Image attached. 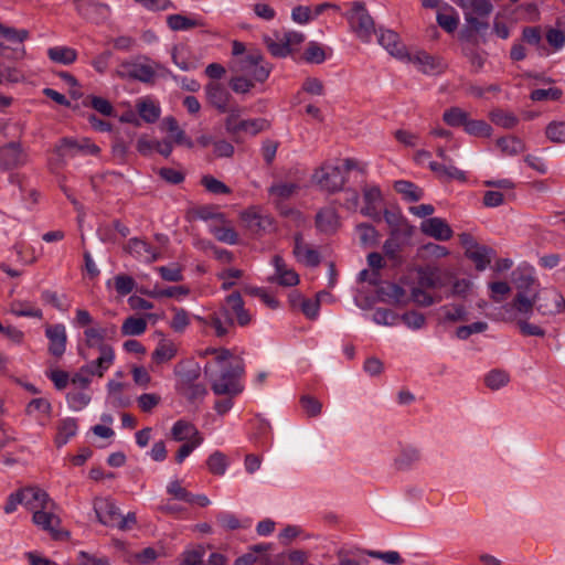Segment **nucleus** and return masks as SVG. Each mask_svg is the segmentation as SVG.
Returning <instances> with one entry per match:
<instances>
[{"label":"nucleus","instance_id":"obj_1","mask_svg":"<svg viewBox=\"0 0 565 565\" xmlns=\"http://www.w3.org/2000/svg\"><path fill=\"white\" fill-rule=\"evenodd\" d=\"M206 354L213 355L204 367L210 376L211 388L216 395H226L224 399L216 401L214 409L218 415L226 414L233 407V397L241 394L244 385L241 383L245 370L243 360L233 355L224 348L207 349Z\"/></svg>","mask_w":565,"mask_h":565},{"label":"nucleus","instance_id":"obj_2","mask_svg":"<svg viewBox=\"0 0 565 565\" xmlns=\"http://www.w3.org/2000/svg\"><path fill=\"white\" fill-rule=\"evenodd\" d=\"M355 168L358 161L351 158L344 159L342 166L328 161L315 171L313 180L322 190L338 192L347 181V173Z\"/></svg>","mask_w":565,"mask_h":565},{"label":"nucleus","instance_id":"obj_3","mask_svg":"<svg viewBox=\"0 0 565 565\" xmlns=\"http://www.w3.org/2000/svg\"><path fill=\"white\" fill-rule=\"evenodd\" d=\"M159 64L147 56L137 60H125L119 63L115 74L121 79H135L142 83H152L156 78Z\"/></svg>","mask_w":565,"mask_h":565},{"label":"nucleus","instance_id":"obj_4","mask_svg":"<svg viewBox=\"0 0 565 565\" xmlns=\"http://www.w3.org/2000/svg\"><path fill=\"white\" fill-rule=\"evenodd\" d=\"M232 70L257 83H264L271 72L269 64L256 50L248 51L244 56L233 60Z\"/></svg>","mask_w":565,"mask_h":565},{"label":"nucleus","instance_id":"obj_5","mask_svg":"<svg viewBox=\"0 0 565 565\" xmlns=\"http://www.w3.org/2000/svg\"><path fill=\"white\" fill-rule=\"evenodd\" d=\"M225 130L237 142L242 134L256 136L270 129L271 124L266 118L241 119L239 109L228 114L224 121Z\"/></svg>","mask_w":565,"mask_h":565},{"label":"nucleus","instance_id":"obj_6","mask_svg":"<svg viewBox=\"0 0 565 565\" xmlns=\"http://www.w3.org/2000/svg\"><path fill=\"white\" fill-rule=\"evenodd\" d=\"M344 15L350 25V30L361 41L370 42L372 35L375 33V25L365 4L361 1L353 2L351 9L347 11Z\"/></svg>","mask_w":565,"mask_h":565},{"label":"nucleus","instance_id":"obj_7","mask_svg":"<svg viewBox=\"0 0 565 565\" xmlns=\"http://www.w3.org/2000/svg\"><path fill=\"white\" fill-rule=\"evenodd\" d=\"M203 327L209 329L216 338H225L235 331V324L231 320L227 311L220 308L206 317H194Z\"/></svg>","mask_w":565,"mask_h":565},{"label":"nucleus","instance_id":"obj_8","mask_svg":"<svg viewBox=\"0 0 565 565\" xmlns=\"http://www.w3.org/2000/svg\"><path fill=\"white\" fill-rule=\"evenodd\" d=\"M536 309L542 315H555L565 311V298L554 288H544L534 296Z\"/></svg>","mask_w":565,"mask_h":565},{"label":"nucleus","instance_id":"obj_9","mask_svg":"<svg viewBox=\"0 0 565 565\" xmlns=\"http://www.w3.org/2000/svg\"><path fill=\"white\" fill-rule=\"evenodd\" d=\"M54 152L67 156H75L77 153L98 156L100 148L88 138L75 139L64 137L55 146Z\"/></svg>","mask_w":565,"mask_h":565},{"label":"nucleus","instance_id":"obj_10","mask_svg":"<svg viewBox=\"0 0 565 565\" xmlns=\"http://www.w3.org/2000/svg\"><path fill=\"white\" fill-rule=\"evenodd\" d=\"M28 161L29 154L20 142L12 141L0 147V169H17L26 164Z\"/></svg>","mask_w":565,"mask_h":565},{"label":"nucleus","instance_id":"obj_11","mask_svg":"<svg viewBox=\"0 0 565 565\" xmlns=\"http://www.w3.org/2000/svg\"><path fill=\"white\" fill-rule=\"evenodd\" d=\"M221 307L227 311L234 324L236 321L239 327H246L252 322L253 316L245 308L244 300L238 291L228 295Z\"/></svg>","mask_w":565,"mask_h":565},{"label":"nucleus","instance_id":"obj_12","mask_svg":"<svg viewBox=\"0 0 565 565\" xmlns=\"http://www.w3.org/2000/svg\"><path fill=\"white\" fill-rule=\"evenodd\" d=\"M93 507L98 522L103 525L116 527V524L122 522L120 511L110 498L97 497Z\"/></svg>","mask_w":565,"mask_h":565},{"label":"nucleus","instance_id":"obj_13","mask_svg":"<svg viewBox=\"0 0 565 565\" xmlns=\"http://www.w3.org/2000/svg\"><path fill=\"white\" fill-rule=\"evenodd\" d=\"M450 281V275L440 267L426 265L417 269V282L420 287L437 289Z\"/></svg>","mask_w":565,"mask_h":565},{"label":"nucleus","instance_id":"obj_14","mask_svg":"<svg viewBox=\"0 0 565 565\" xmlns=\"http://www.w3.org/2000/svg\"><path fill=\"white\" fill-rule=\"evenodd\" d=\"M207 102L216 108L220 113H228L236 111L237 106H232V95L226 89L224 85L217 82H211L205 87Z\"/></svg>","mask_w":565,"mask_h":565},{"label":"nucleus","instance_id":"obj_15","mask_svg":"<svg viewBox=\"0 0 565 565\" xmlns=\"http://www.w3.org/2000/svg\"><path fill=\"white\" fill-rule=\"evenodd\" d=\"M56 504L52 500V505L45 509H38L33 512L32 521L41 530L47 532L53 539L60 537L58 526L61 520L56 514Z\"/></svg>","mask_w":565,"mask_h":565},{"label":"nucleus","instance_id":"obj_16","mask_svg":"<svg viewBox=\"0 0 565 565\" xmlns=\"http://www.w3.org/2000/svg\"><path fill=\"white\" fill-rule=\"evenodd\" d=\"M73 3L78 15L95 23L106 19L110 12L108 4L96 0H74Z\"/></svg>","mask_w":565,"mask_h":565},{"label":"nucleus","instance_id":"obj_17","mask_svg":"<svg viewBox=\"0 0 565 565\" xmlns=\"http://www.w3.org/2000/svg\"><path fill=\"white\" fill-rule=\"evenodd\" d=\"M534 307H536L534 297L530 299L525 296L524 291H518L512 302L502 307V319L514 320L515 312L529 317Z\"/></svg>","mask_w":565,"mask_h":565},{"label":"nucleus","instance_id":"obj_18","mask_svg":"<svg viewBox=\"0 0 565 565\" xmlns=\"http://www.w3.org/2000/svg\"><path fill=\"white\" fill-rule=\"evenodd\" d=\"M45 335L49 339V353L61 359L66 350L67 335L64 324H49L45 328Z\"/></svg>","mask_w":565,"mask_h":565},{"label":"nucleus","instance_id":"obj_19","mask_svg":"<svg viewBox=\"0 0 565 565\" xmlns=\"http://www.w3.org/2000/svg\"><path fill=\"white\" fill-rule=\"evenodd\" d=\"M275 275L269 277L270 282H277L284 287H294L299 284V275L290 268L280 255H275L271 260Z\"/></svg>","mask_w":565,"mask_h":565},{"label":"nucleus","instance_id":"obj_20","mask_svg":"<svg viewBox=\"0 0 565 565\" xmlns=\"http://www.w3.org/2000/svg\"><path fill=\"white\" fill-rule=\"evenodd\" d=\"M125 250L135 258L146 263H153L160 257L157 247L138 237L130 238L125 246Z\"/></svg>","mask_w":565,"mask_h":565},{"label":"nucleus","instance_id":"obj_21","mask_svg":"<svg viewBox=\"0 0 565 565\" xmlns=\"http://www.w3.org/2000/svg\"><path fill=\"white\" fill-rule=\"evenodd\" d=\"M292 254L299 263L308 267H317L321 260L318 250L307 244L300 233L294 236Z\"/></svg>","mask_w":565,"mask_h":565},{"label":"nucleus","instance_id":"obj_22","mask_svg":"<svg viewBox=\"0 0 565 565\" xmlns=\"http://www.w3.org/2000/svg\"><path fill=\"white\" fill-rule=\"evenodd\" d=\"M19 497L22 499V504L32 512L52 505V499L49 494L38 487H29L20 490Z\"/></svg>","mask_w":565,"mask_h":565},{"label":"nucleus","instance_id":"obj_23","mask_svg":"<svg viewBox=\"0 0 565 565\" xmlns=\"http://www.w3.org/2000/svg\"><path fill=\"white\" fill-rule=\"evenodd\" d=\"M245 225L255 234L275 231L274 217L269 214H263L256 210H248L242 215Z\"/></svg>","mask_w":565,"mask_h":565},{"label":"nucleus","instance_id":"obj_24","mask_svg":"<svg viewBox=\"0 0 565 565\" xmlns=\"http://www.w3.org/2000/svg\"><path fill=\"white\" fill-rule=\"evenodd\" d=\"M422 232L437 241H449L454 232L446 220L440 217H429L422 223Z\"/></svg>","mask_w":565,"mask_h":565},{"label":"nucleus","instance_id":"obj_25","mask_svg":"<svg viewBox=\"0 0 565 565\" xmlns=\"http://www.w3.org/2000/svg\"><path fill=\"white\" fill-rule=\"evenodd\" d=\"M116 332L117 328L115 324L89 327L84 331L85 342L89 348L102 349V347H109L105 343V340L113 339Z\"/></svg>","mask_w":565,"mask_h":565},{"label":"nucleus","instance_id":"obj_26","mask_svg":"<svg viewBox=\"0 0 565 565\" xmlns=\"http://www.w3.org/2000/svg\"><path fill=\"white\" fill-rule=\"evenodd\" d=\"M364 206L361 212L375 221L381 220L379 207L382 203V193L377 186H365L363 189Z\"/></svg>","mask_w":565,"mask_h":565},{"label":"nucleus","instance_id":"obj_27","mask_svg":"<svg viewBox=\"0 0 565 565\" xmlns=\"http://www.w3.org/2000/svg\"><path fill=\"white\" fill-rule=\"evenodd\" d=\"M30 39V32L26 29H17L0 22V53L4 54L8 50L6 42L14 44H23Z\"/></svg>","mask_w":565,"mask_h":565},{"label":"nucleus","instance_id":"obj_28","mask_svg":"<svg viewBox=\"0 0 565 565\" xmlns=\"http://www.w3.org/2000/svg\"><path fill=\"white\" fill-rule=\"evenodd\" d=\"M163 129L169 134V139L177 146L193 148L192 139L180 128L178 120L172 117H166L162 121Z\"/></svg>","mask_w":565,"mask_h":565},{"label":"nucleus","instance_id":"obj_29","mask_svg":"<svg viewBox=\"0 0 565 565\" xmlns=\"http://www.w3.org/2000/svg\"><path fill=\"white\" fill-rule=\"evenodd\" d=\"M171 438L174 441H189L192 439L203 438L202 434L198 430L194 424L186 419L177 420L170 430Z\"/></svg>","mask_w":565,"mask_h":565},{"label":"nucleus","instance_id":"obj_30","mask_svg":"<svg viewBox=\"0 0 565 565\" xmlns=\"http://www.w3.org/2000/svg\"><path fill=\"white\" fill-rule=\"evenodd\" d=\"M25 413L33 416L39 424L45 425L51 418L52 405L46 398H33L26 405Z\"/></svg>","mask_w":565,"mask_h":565},{"label":"nucleus","instance_id":"obj_31","mask_svg":"<svg viewBox=\"0 0 565 565\" xmlns=\"http://www.w3.org/2000/svg\"><path fill=\"white\" fill-rule=\"evenodd\" d=\"M379 43L387 50L393 56L403 58L406 56L405 46L399 41V36L392 30L381 31L379 35Z\"/></svg>","mask_w":565,"mask_h":565},{"label":"nucleus","instance_id":"obj_32","mask_svg":"<svg viewBox=\"0 0 565 565\" xmlns=\"http://www.w3.org/2000/svg\"><path fill=\"white\" fill-rule=\"evenodd\" d=\"M98 350L100 355L95 361L85 366L92 371L93 375L103 377L105 371L111 366L115 359V353L111 347H102V349Z\"/></svg>","mask_w":565,"mask_h":565},{"label":"nucleus","instance_id":"obj_33","mask_svg":"<svg viewBox=\"0 0 565 565\" xmlns=\"http://www.w3.org/2000/svg\"><path fill=\"white\" fill-rule=\"evenodd\" d=\"M199 377V373L193 371L191 374L186 376V379L181 380V392L189 401H195L202 398L206 394V388L201 383H192L193 380Z\"/></svg>","mask_w":565,"mask_h":565},{"label":"nucleus","instance_id":"obj_34","mask_svg":"<svg viewBox=\"0 0 565 565\" xmlns=\"http://www.w3.org/2000/svg\"><path fill=\"white\" fill-rule=\"evenodd\" d=\"M77 420L75 418H64L58 420L55 436V444L57 447L64 446L77 433Z\"/></svg>","mask_w":565,"mask_h":565},{"label":"nucleus","instance_id":"obj_35","mask_svg":"<svg viewBox=\"0 0 565 565\" xmlns=\"http://www.w3.org/2000/svg\"><path fill=\"white\" fill-rule=\"evenodd\" d=\"M136 108L139 116L148 124L156 122L161 114V109L154 100L150 98H141L137 102Z\"/></svg>","mask_w":565,"mask_h":565},{"label":"nucleus","instance_id":"obj_36","mask_svg":"<svg viewBox=\"0 0 565 565\" xmlns=\"http://www.w3.org/2000/svg\"><path fill=\"white\" fill-rule=\"evenodd\" d=\"M429 169L441 180L466 181V174L455 166H446L436 161L429 163Z\"/></svg>","mask_w":565,"mask_h":565},{"label":"nucleus","instance_id":"obj_37","mask_svg":"<svg viewBox=\"0 0 565 565\" xmlns=\"http://www.w3.org/2000/svg\"><path fill=\"white\" fill-rule=\"evenodd\" d=\"M494 255V250L486 245H480L478 248L470 250L466 255L473 264L477 270H484L491 263V258Z\"/></svg>","mask_w":565,"mask_h":565},{"label":"nucleus","instance_id":"obj_38","mask_svg":"<svg viewBox=\"0 0 565 565\" xmlns=\"http://www.w3.org/2000/svg\"><path fill=\"white\" fill-rule=\"evenodd\" d=\"M317 227L324 233H332L339 226V217L333 209H323L316 216Z\"/></svg>","mask_w":565,"mask_h":565},{"label":"nucleus","instance_id":"obj_39","mask_svg":"<svg viewBox=\"0 0 565 565\" xmlns=\"http://www.w3.org/2000/svg\"><path fill=\"white\" fill-rule=\"evenodd\" d=\"M49 58L58 64L70 65L77 58V51L68 46H53L47 50Z\"/></svg>","mask_w":565,"mask_h":565},{"label":"nucleus","instance_id":"obj_40","mask_svg":"<svg viewBox=\"0 0 565 565\" xmlns=\"http://www.w3.org/2000/svg\"><path fill=\"white\" fill-rule=\"evenodd\" d=\"M167 24L173 31H184L203 26L205 23L202 19H191L182 14H171L167 18Z\"/></svg>","mask_w":565,"mask_h":565},{"label":"nucleus","instance_id":"obj_41","mask_svg":"<svg viewBox=\"0 0 565 565\" xmlns=\"http://www.w3.org/2000/svg\"><path fill=\"white\" fill-rule=\"evenodd\" d=\"M497 147L504 156H516L525 150L523 140L515 136H507L497 140Z\"/></svg>","mask_w":565,"mask_h":565},{"label":"nucleus","instance_id":"obj_42","mask_svg":"<svg viewBox=\"0 0 565 565\" xmlns=\"http://www.w3.org/2000/svg\"><path fill=\"white\" fill-rule=\"evenodd\" d=\"M407 58L411 63L418 66V70L425 74H431L438 71L439 64L436 58L425 52L407 55Z\"/></svg>","mask_w":565,"mask_h":565},{"label":"nucleus","instance_id":"obj_43","mask_svg":"<svg viewBox=\"0 0 565 565\" xmlns=\"http://www.w3.org/2000/svg\"><path fill=\"white\" fill-rule=\"evenodd\" d=\"M394 189L397 193L402 194L405 200L409 202H417L423 199L424 191L416 184L409 181L399 180L394 183Z\"/></svg>","mask_w":565,"mask_h":565},{"label":"nucleus","instance_id":"obj_44","mask_svg":"<svg viewBox=\"0 0 565 565\" xmlns=\"http://www.w3.org/2000/svg\"><path fill=\"white\" fill-rule=\"evenodd\" d=\"M490 120L502 128L512 129L519 124V118L512 111L495 108L489 113Z\"/></svg>","mask_w":565,"mask_h":565},{"label":"nucleus","instance_id":"obj_45","mask_svg":"<svg viewBox=\"0 0 565 565\" xmlns=\"http://www.w3.org/2000/svg\"><path fill=\"white\" fill-rule=\"evenodd\" d=\"M469 119V114L460 107H450L443 114V120L450 127H463Z\"/></svg>","mask_w":565,"mask_h":565},{"label":"nucleus","instance_id":"obj_46","mask_svg":"<svg viewBox=\"0 0 565 565\" xmlns=\"http://www.w3.org/2000/svg\"><path fill=\"white\" fill-rule=\"evenodd\" d=\"M172 318L170 328L178 333H182L191 323V315L183 308L172 307Z\"/></svg>","mask_w":565,"mask_h":565},{"label":"nucleus","instance_id":"obj_47","mask_svg":"<svg viewBox=\"0 0 565 565\" xmlns=\"http://www.w3.org/2000/svg\"><path fill=\"white\" fill-rule=\"evenodd\" d=\"M147 330V321L141 317L130 316L122 322V335H140Z\"/></svg>","mask_w":565,"mask_h":565},{"label":"nucleus","instance_id":"obj_48","mask_svg":"<svg viewBox=\"0 0 565 565\" xmlns=\"http://www.w3.org/2000/svg\"><path fill=\"white\" fill-rule=\"evenodd\" d=\"M299 189L298 184L292 182H278L274 183L269 189V195L277 200H287L292 196Z\"/></svg>","mask_w":565,"mask_h":565},{"label":"nucleus","instance_id":"obj_49","mask_svg":"<svg viewBox=\"0 0 565 565\" xmlns=\"http://www.w3.org/2000/svg\"><path fill=\"white\" fill-rule=\"evenodd\" d=\"M510 382V375L503 370H492L484 377V384L492 391L505 386Z\"/></svg>","mask_w":565,"mask_h":565},{"label":"nucleus","instance_id":"obj_50","mask_svg":"<svg viewBox=\"0 0 565 565\" xmlns=\"http://www.w3.org/2000/svg\"><path fill=\"white\" fill-rule=\"evenodd\" d=\"M367 264L372 269L369 282L377 286L381 282L380 270L385 266L384 258L380 253L373 252L367 255Z\"/></svg>","mask_w":565,"mask_h":565},{"label":"nucleus","instance_id":"obj_51","mask_svg":"<svg viewBox=\"0 0 565 565\" xmlns=\"http://www.w3.org/2000/svg\"><path fill=\"white\" fill-rule=\"evenodd\" d=\"M465 131L475 137L488 138L492 135V127L484 120L468 119Z\"/></svg>","mask_w":565,"mask_h":565},{"label":"nucleus","instance_id":"obj_52","mask_svg":"<svg viewBox=\"0 0 565 565\" xmlns=\"http://www.w3.org/2000/svg\"><path fill=\"white\" fill-rule=\"evenodd\" d=\"M201 184L205 188L206 191L213 194H225L228 195L232 193L230 186H227L222 181L217 180L213 175L206 174L201 179Z\"/></svg>","mask_w":565,"mask_h":565},{"label":"nucleus","instance_id":"obj_53","mask_svg":"<svg viewBox=\"0 0 565 565\" xmlns=\"http://www.w3.org/2000/svg\"><path fill=\"white\" fill-rule=\"evenodd\" d=\"M546 138L554 143H565V121H552L545 129Z\"/></svg>","mask_w":565,"mask_h":565},{"label":"nucleus","instance_id":"obj_54","mask_svg":"<svg viewBox=\"0 0 565 565\" xmlns=\"http://www.w3.org/2000/svg\"><path fill=\"white\" fill-rule=\"evenodd\" d=\"M307 559L308 555L306 552L295 550L279 555L275 565H305Z\"/></svg>","mask_w":565,"mask_h":565},{"label":"nucleus","instance_id":"obj_55","mask_svg":"<svg viewBox=\"0 0 565 565\" xmlns=\"http://www.w3.org/2000/svg\"><path fill=\"white\" fill-rule=\"evenodd\" d=\"M206 465L211 473L222 476L227 468L226 456L220 451H215L209 457Z\"/></svg>","mask_w":565,"mask_h":565},{"label":"nucleus","instance_id":"obj_56","mask_svg":"<svg viewBox=\"0 0 565 565\" xmlns=\"http://www.w3.org/2000/svg\"><path fill=\"white\" fill-rule=\"evenodd\" d=\"M11 312L18 317L42 318L41 309L29 302L14 301L11 305Z\"/></svg>","mask_w":565,"mask_h":565},{"label":"nucleus","instance_id":"obj_57","mask_svg":"<svg viewBox=\"0 0 565 565\" xmlns=\"http://www.w3.org/2000/svg\"><path fill=\"white\" fill-rule=\"evenodd\" d=\"M563 96L562 89L550 87L547 89L537 88L531 92L530 98L533 102L558 100Z\"/></svg>","mask_w":565,"mask_h":565},{"label":"nucleus","instance_id":"obj_58","mask_svg":"<svg viewBox=\"0 0 565 565\" xmlns=\"http://www.w3.org/2000/svg\"><path fill=\"white\" fill-rule=\"evenodd\" d=\"M177 354V350L172 343H160L152 353V360L160 364L172 360Z\"/></svg>","mask_w":565,"mask_h":565},{"label":"nucleus","instance_id":"obj_59","mask_svg":"<svg viewBox=\"0 0 565 565\" xmlns=\"http://www.w3.org/2000/svg\"><path fill=\"white\" fill-rule=\"evenodd\" d=\"M444 319L451 322L466 321L467 311L462 305H448L441 307Z\"/></svg>","mask_w":565,"mask_h":565},{"label":"nucleus","instance_id":"obj_60","mask_svg":"<svg viewBox=\"0 0 565 565\" xmlns=\"http://www.w3.org/2000/svg\"><path fill=\"white\" fill-rule=\"evenodd\" d=\"M114 286L118 295L127 296L136 287V281L131 276L121 274L114 277Z\"/></svg>","mask_w":565,"mask_h":565},{"label":"nucleus","instance_id":"obj_61","mask_svg":"<svg viewBox=\"0 0 565 565\" xmlns=\"http://www.w3.org/2000/svg\"><path fill=\"white\" fill-rule=\"evenodd\" d=\"M68 406L74 411H81L90 402V395L84 391L70 392L66 396Z\"/></svg>","mask_w":565,"mask_h":565},{"label":"nucleus","instance_id":"obj_62","mask_svg":"<svg viewBox=\"0 0 565 565\" xmlns=\"http://www.w3.org/2000/svg\"><path fill=\"white\" fill-rule=\"evenodd\" d=\"M300 406L309 417H316L320 415L322 411V404L313 396L302 395L299 399Z\"/></svg>","mask_w":565,"mask_h":565},{"label":"nucleus","instance_id":"obj_63","mask_svg":"<svg viewBox=\"0 0 565 565\" xmlns=\"http://www.w3.org/2000/svg\"><path fill=\"white\" fill-rule=\"evenodd\" d=\"M204 438H195L189 441H184L174 455V461L180 465L185 458H188L192 451L202 445Z\"/></svg>","mask_w":565,"mask_h":565},{"label":"nucleus","instance_id":"obj_64","mask_svg":"<svg viewBox=\"0 0 565 565\" xmlns=\"http://www.w3.org/2000/svg\"><path fill=\"white\" fill-rule=\"evenodd\" d=\"M399 317L391 309L377 308L373 313V321L377 324L394 326Z\"/></svg>","mask_w":565,"mask_h":565}]
</instances>
